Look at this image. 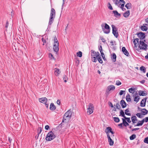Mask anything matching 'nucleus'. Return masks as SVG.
Here are the masks:
<instances>
[{
	"label": "nucleus",
	"mask_w": 148,
	"mask_h": 148,
	"mask_svg": "<svg viewBox=\"0 0 148 148\" xmlns=\"http://www.w3.org/2000/svg\"><path fill=\"white\" fill-rule=\"evenodd\" d=\"M132 121V124L136 123V121H137L136 117L135 116H133L131 117Z\"/></svg>",
	"instance_id": "obj_17"
},
{
	"label": "nucleus",
	"mask_w": 148,
	"mask_h": 148,
	"mask_svg": "<svg viewBox=\"0 0 148 148\" xmlns=\"http://www.w3.org/2000/svg\"><path fill=\"white\" fill-rule=\"evenodd\" d=\"M107 137L108 139V142L109 143V145L110 146H112L113 145L114 143L113 140L111 138L110 135L108 133H107Z\"/></svg>",
	"instance_id": "obj_8"
},
{
	"label": "nucleus",
	"mask_w": 148,
	"mask_h": 148,
	"mask_svg": "<svg viewBox=\"0 0 148 148\" xmlns=\"http://www.w3.org/2000/svg\"><path fill=\"white\" fill-rule=\"evenodd\" d=\"M63 79L64 80V82H67V80L68 79L67 77L65 75H64L63 76Z\"/></svg>",
	"instance_id": "obj_38"
},
{
	"label": "nucleus",
	"mask_w": 148,
	"mask_h": 148,
	"mask_svg": "<svg viewBox=\"0 0 148 148\" xmlns=\"http://www.w3.org/2000/svg\"><path fill=\"white\" fill-rule=\"evenodd\" d=\"M122 120L123 121V123L124 126L126 127L127 126L129 125V124L127 122L125 119L123 118H122Z\"/></svg>",
	"instance_id": "obj_20"
},
{
	"label": "nucleus",
	"mask_w": 148,
	"mask_h": 148,
	"mask_svg": "<svg viewBox=\"0 0 148 148\" xmlns=\"http://www.w3.org/2000/svg\"><path fill=\"white\" fill-rule=\"evenodd\" d=\"M113 13L114 14V16H120L121 14L119 13L117 11L114 10L113 11Z\"/></svg>",
	"instance_id": "obj_34"
},
{
	"label": "nucleus",
	"mask_w": 148,
	"mask_h": 148,
	"mask_svg": "<svg viewBox=\"0 0 148 148\" xmlns=\"http://www.w3.org/2000/svg\"><path fill=\"white\" fill-rule=\"evenodd\" d=\"M134 89L132 88H131L129 89V91L131 93H133L134 92H132V91H134Z\"/></svg>",
	"instance_id": "obj_49"
},
{
	"label": "nucleus",
	"mask_w": 148,
	"mask_h": 148,
	"mask_svg": "<svg viewBox=\"0 0 148 148\" xmlns=\"http://www.w3.org/2000/svg\"><path fill=\"white\" fill-rule=\"evenodd\" d=\"M145 122H147L148 121V117H146L145 119Z\"/></svg>",
	"instance_id": "obj_59"
},
{
	"label": "nucleus",
	"mask_w": 148,
	"mask_h": 148,
	"mask_svg": "<svg viewBox=\"0 0 148 148\" xmlns=\"http://www.w3.org/2000/svg\"><path fill=\"white\" fill-rule=\"evenodd\" d=\"M136 115L138 117H139V118H142L143 117V116H142L141 115V114L140 113H137L136 114Z\"/></svg>",
	"instance_id": "obj_47"
},
{
	"label": "nucleus",
	"mask_w": 148,
	"mask_h": 148,
	"mask_svg": "<svg viewBox=\"0 0 148 148\" xmlns=\"http://www.w3.org/2000/svg\"><path fill=\"white\" fill-rule=\"evenodd\" d=\"M138 94L140 96H145L147 95V92L145 91L140 90L138 91Z\"/></svg>",
	"instance_id": "obj_12"
},
{
	"label": "nucleus",
	"mask_w": 148,
	"mask_h": 148,
	"mask_svg": "<svg viewBox=\"0 0 148 148\" xmlns=\"http://www.w3.org/2000/svg\"><path fill=\"white\" fill-rule=\"evenodd\" d=\"M100 53H101L102 56V57H103V56L104 57V53L102 52V51H100Z\"/></svg>",
	"instance_id": "obj_62"
},
{
	"label": "nucleus",
	"mask_w": 148,
	"mask_h": 148,
	"mask_svg": "<svg viewBox=\"0 0 148 148\" xmlns=\"http://www.w3.org/2000/svg\"><path fill=\"white\" fill-rule=\"evenodd\" d=\"M143 110L141 111L142 113V114L144 115L147 114L148 113V110L145 108H143Z\"/></svg>",
	"instance_id": "obj_25"
},
{
	"label": "nucleus",
	"mask_w": 148,
	"mask_h": 148,
	"mask_svg": "<svg viewBox=\"0 0 148 148\" xmlns=\"http://www.w3.org/2000/svg\"><path fill=\"white\" fill-rule=\"evenodd\" d=\"M140 71H143L144 73H145L146 72V69L144 66H141L140 68Z\"/></svg>",
	"instance_id": "obj_32"
},
{
	"label": "nucleus",
	"mask_w": 148,
	"mask_h": 148,
	"mask_svg": "<svg viewBox=\"0 0 148 148\" xmlns=\"http://www.w3.org/2000/svg\"><path fill=\"white\" fill-rule=\"evenodd\" d=\"M124 91H124L121 90L120 92L119 93V95H122L123 94V93L124 92Z\"/></svg>",
	"instance_id": "obj_56"
},
{
	"label": "nucleus",
	"mask_w": 148,
	"mask_h": 148,
	"mask_svg": "<svg viewBox=\"0 0 148 148\" xmlns=\"http://www.w3.org/2000/svg\"><path fill=\"white\" fill-rule=\"evenodd\" d=\"M126 103L123 100H122L120 101V104L121 105L122 107L123 108H124L126 107Z\"/></svg>",
	"instance_id": "obj_16"
},
{
	"label": "nucleus",
	"mask_w": 148,
	"mask_h": 148,
	"mask_svg": "<svg viewBox=\"0 0 148 148\" xmlns=\"http://www.w3.org/2000/svg\"><path fill=\"white\" fill-rule=\"evenodd\" d=\"M130 15V12L129 10L127 11L123 14V16L125 17H127Z\"/></svg>",
	"instance_id": "obj_24"
},
{
	"label": "nucleus",
	"mask_w": 148,
	"mask_h": 148,
	"mask_svg": "<svg viewBox=\"0 0 148 148\" xmlns=\"http://www.w3.org/2000/svg\"><path fill=\"white\" fill-rule=\"evenodd\" d=\"M120 116H122L124 118L126 117L125 115V114L123 111L122 110H121L120 112Z\"/></svg>",
	"instance_id": "obj_28"
},
{
	"label": "nucleus",
	"mask_w": 148,
	"mask_h": 148,
	"mask_svg": "<svg viewBox=\"0 0 148 148\" xmlns=\"http://www.w3.org/2000/svg\"><path fill=\"white\" fill-rule=\"evenodd\" d=\"M125 119H126V120L127 121V122L128 123H130L131 122V121L130 120V118H128V117H125Z\"/></svg>",
	"instance_id": "obj_45"
},
{
	"label": "nucleus",
	"mask_w": 148,
	"mask_h": 148,
	"mask_svg": "<svg viewBox=\"0 0 148 148\" xmlns=\"http://www.w3.org/2000/svg\"><path fill=\"white\" fill-rule=\"evenodd\" d=\"M139 39L138 38H136L133 41V43L135 47H137L138 45L137 43H138Z\"/></svg>",
	"instance_id": "obj_23"
},
{
	"label": "nucleus",
	"mask_w": 148,
	"mask_h": 148,
	"mask_svg": "<svg viewBox=\"0 0 148 148\" xmlns=\"http://www.w3.org/2000/svg\"><path fill=\"white\" fill-rule=\"evenodd\" d=\"M77 56L79 57H81L82 56V53L81 51H79V52H77Z\"/></svg>",
	"instance_id": "obj_40"
},
{
	"label": "nucleus",
	"mask_w": 148,
	"mask_h": 148,
	"mask_svg": "<svg viewBox=\"0 0 148 148\" xmlns=\"http://www.w3.org/2000/svg\"><path fill=\"white\" fill-rule=\"evenodd\" d=\"M116 107L118 109H120L121 108V107L119 104V102L116 103Z\"/></svg>",
	"instance_id": "obj_46"
},
{
	"label": "nucleus",
	"mask_w": 148,
	"mask_h": 148,
	"mask_svg": "<svg viewBox=\"0 0 148 148\" xmlns=\"http://www.w3.org/2000/svg\"><path fill=\"white\" fill-rule=\"evenodd\" d=\"M116 54L114 53H113L112 55L111 58L113 62H115L116 61Z\"/></svg>",
	"instance_id": "obj_21"
},
{
	"label": "nucleus",
	"mask_w": 148,
	"mask_h": 148,
	"mask_svg": "<svg viewBox=\"0 0 148 148\" xmlns=\"http://www.w3.org/2000/svg\"><path fill=\"white\" fill-rule=\"evenodd\" d=\"M123 124V123H120L118 125L119 126H120V127L122 128L123 127V126H122Z\"/></svg>",
	"instance_id": "obj_63"
},
{
	"label": "nucleus",
	"mask_w": 148,
	"mask_h": 148,
	"mask_svg": "<svg viewBox=\"0 0 148 148\" xmlns=\"http://www.w3.org/2000/svg\"><path fill=\"white\" fill-rule=\"evenodd\" d=\"M136 137V135L135 134H132L131 136L130 137V140H133Z\"/></svg>",
	"instance_id": "obj_39"
},
{
	"label": "nucleus",
	"mask_w": 148,
	"mask_h": 148,
	"mask_svg": "<svg viewBox=\"0 0 148 148\" xmlns=\"http://www.w3.org/2000/svg\"><path fill=\"white\" fill-rule=\"evenodd\" d=\"M92 61L94 62H96L97 61V60L96 59V58H97V57H92Z\"/></svg>",
	"instance_id": "obj_51"
},
{
	"label": "nucleus",
	"mask_w": 148,
	"mask_h": 148,
	"mask_svg": "<svg viewBox=\"0 0 148 148\" xmlns=\"http://www.w3.org/2000/svg\"><path fill=\"white\" fill-rule=\"evenodd\" d=\"M132 5L131 3H127L125 5V7L127 9H130L131 8Z\"/></svg>",
	"instance_id": "obj_30"
},
{
	"label": "nucleus",
	"mask_w": 148,
	"mask_h": 148,
	"mask_svg": "<svg viewBox=\"0 0 148 148\" xmlns=\"http://www.w3.org/2000/svg\"><path fill=\"white\" fill-rule=\"evenodd\" d=\"M8 25H9L8 22V21H7L6 22V25H5L6 28H7L8 27Z\"/></svg>",
	"instance_id": "obj_61"
},
{
	"label": "nucleus",
	"mask_w": 148,
	"mask_h": 148,
	"mask_svg": "<svg viewBox=\"0 0 148 148\" xmlns=\"http://www.w3.org/2000/svg\"><path fill=\"white\" fill-rule=\"evenodd\" d=\"M140 99V98L139 96H135L134 98V101L137 103L139 101Z\"/></svg>",
	"instance_id": "obj_31"
},
{
	"label": "nucleus",
	"mask_w": 148,
	"mask_h": 148,
	"mask_svg": "<svg viewBox=\"0 0 148 148\" xmlns=\"http://www.w3.org/2000/svg\"><path fill=\"white\" fill-rule=\"evenodd\" d=\"M113 1L116 5H118V4H119V5H121V3H120V1L118 0H113Z\"/></svg>",
	"instance_id": "obj_36"
},
{
	"label": "nucleus",
	"mask_w": 148,
	"mask_h": 148,
	"mask_svg": "<svg viewBox=\"0 0 148 148\" xmlns=\"http://www.w3.org/2000/svg\"><path fill=\"white\" fill-rule=\"evenodd\" d=\"M125 114L126 115L128 116H130L131 115V114L130 113H128V112H129V110L128 108L125 110Z\"/></svg>",
	"instance_id": "obj_35"
},
{
	"label": "nucleus",
	"mask_w": 148,
	"mask_h": 148,
	"mask_svg": "<svg viewBox=\"0 0 148 148\" xmlns=\"http://www.w3.org/2000/svg\"><path fill=\"white\" fill-rule=\"evenodd\" d=\"M91 55L92 56V58L95 57H98L99 56V55H100V54L98 52H97L98 54L97 55V53L93 50H91Z\"/></svg>",
	"instance_id": "obj_9"
},
{
	"label": "nucleus",
	"mask_w": 148,
	"mask_h": 148,
	"mask_svg": "<svg viewBox=\"0 0 148 148\" xmlns=\"http://www.w3.org/2000/svg\"><path fill=\"white\" fill-rule=\"evenodd\" d=\"M122 51L123 53L126 56H128L129 54L125 47H123L122 49Z\"/></svg>",
	"instance_id": "obj_13"
},
{
	"label": "nucleus",
	"mask_w": 148,
	"mask_h": 148,
	"mask_svg": "<svg viewBox=\"0 0 148 148\" xmlns=\"http://www.w3.org/2000/svg\"><path fill=\"white\" fill-rule=\"evenodd\" d=\"M140 45L139 46L140 49H143L145 50L147 49V45L143 41H139Z\"/></svg>",
	"instance_id": "obj_5"
},
{
	"label": "nucleus",
	"mask_w": 148,
	"mask_h": 148,
	"mask_svg": "<svg viewBox=\"0 0 148 148\" xmlns=\"http://www.w3.org/2000/svg\"><path fill=\"white\" fill-rule=\"evenodd\" d=\"M147 98H145L142 99L140 102V106L141 107H144L146 105V103L147 101Z\"/></svg>",
	"instance_id": "obj_11"
},
{
	"label": "nucleus",
	"mask_w": 148,
	"mask_h": 148,
	"mask_svg": "<svg viewBox=\"0 0 148 148\" xmlns=\"http://www.w3.org/2000/svg\"><path fill=\"white\" fill-rule=\"evenodd\" d=\"M39 100V101L41 103H43L44 102L46 103L47 101V99L46 97H43L40 98Z\"/></svg>",
	"instance_id": "obj_22"
},
{
	"label": "nucleus",
	"mask_w": 148,
	"mask_h": 148,
	"mask_svg": "<svg viewBox=\"0 0 148 148\" xmlns=\"http://www.w3.org/2000/svg\"><path fill=\"white\" fill-rule=\"evenodd\" d=\"M141 29L143 31H146L147 29V27L145 26H142L141 27Z\"/></svg>",
	"instance_id": "obj_29"
},
{
	"label": "nucleus",
	"mask_w": 148,
	"mask_h": 148,
	"mask_svg": "<svg viewBox=\"0 0 148 148\" xmlns=\"http://www.w3.org/2000/svg\"><path fill=\"white\" fill-rule=\"evenodd\" d=\"M106 129L108 130L107 132H106V134L107 133H108L109 132H111L112 134H113L114 133V132L112 131L110 127H108L106 128Z\"/></svg>",
	"instance_id": "obj_18"
},
{
	"label": "nucleus",
	"mask_w": 148,
	"mask_h": 148,
	"mask_svg": "<svg viewBox=\"0 0 148 148\" xmlns=\"http://www.w3.org/2000/svg\"><path fill=\"white\" fill-rule=\"evenodd\" d=\"M115 87L112 85H110L108 87V90L109 91H110L112 90H114L115 89Z\"/></svg>",
	"instance_id": "obj_26"
},
{
	"label": "nucleus",
	"mask_w": 148,
	"mask_h": 148,
	"mask_svg": "<svg viewBox=\"0 0 148 148\" xmlns=\"http://www.w3.org/2000/svg\"><path fill=\"white\" fill-rule=\"evenodd\" d=\"M101 39L102 40V42H105L106 40H105V39L104 38L102 37L101 38Z\"/></svg>",
	"instance_id": "obj_54"
},
{
	"label": "nucleus",
	"mask_w": 148,
	"mask_h": 148,
	"mask_svg": "<svg viewBox=\"0 0 148 148\" xmlns=\"http://www.w3.org/2000/svg\"><path fill=\"white\" fill-rule=\"evenodd\" d=\"M55 73H57V76H58L60 73V71L58 69H55Z\"/></svg>",
	"instance_id": "obj_33"
},
{
	"label": "nucleus",
	"mask_w": 148,
	"mask_h": 148,
	"mask_svg": "<svg viewBox=\"0 0 148 148\" xmlns=\"http://www.w3.org/2000/svg\"><path fill=\"white\" fill-rule=\"evenodd\" d=\"M139 129V128H134V129H133L132 130V131H136V130H138Z\"/></svg>",
	"instance_id": "obj_60"
},
{
	"label": "nucleus",
	"mask_w": 148,
	"mask_h": 148,
	"mask_svg": "<svg viewBox=\"0 0 148 148\" xmlns=\"http://www.w3.org/2000/svg\"><path fill=\"white\" fill-rule=\"evenodd\" d=\"M53 50L54 51L57 52L59 51V45L56 44V45H53Z\"/></svg>",
	"instance_id": "obj_15"
},
{
	"label": "nucleus",
	"mask_w": 148,
	"mask_h": 148,
	"mask_svg": "<svg viewBox=\"0 0 148 148\" xmlns=\"http://www.w3.org/2000/svg\"><path fill=\"white\" fill-rule=\"evenodd\" d=\"M42 41L43 42V45H44V43H46V40H45V39H44L43 38H42Z\"/></svg>",
	"instance_id": "obj_58"
},
{
	"label": "nucleus",
	"mask_w": 148,
	"mask_h": 148,
	"mask_svg": "<svg viewBox=\"0 0 148 148\" xmlns=\"http://www.w3.org/2000/svg\"><path fill=\"white\" fill-rule=\"evenodd\" d=\"M114 121L116 123H118L120 121V119L118 117H113Z\"/></svg>",
	"instance_id": "obj_37"
},
{
	"label": "nucleus",
	"mask_w": 148,
	"mask_h": 148,
	"mask_svg": "<svg viewBox=\"0 0 148 148\" xmlns=\"http://www.w3.org/2000/svg\"><path fill=\"white\" fill-rule=\"evenodd\" d=\"M94 106L91 103L89 104L88 108V111L87 113L89 115L90 114L93 112Z\"/></svg>",
	"instance_id": "obj_6"
},
{
	"label": "nucleus",
	"mask_w": 148,
	"mask_h": 148,
	"mask_svg": "<svg viewBox=\"0 0 148 148\" xmlns=\"http://www.w3.org/2000/svg\"><path fill=\"white\" fill-rule=\"evenodd\" d=\"M72 114V112L71 111L69 110L68 111L64 114L63 117V122H68L70 119Z\"/></svg>",
	"instance_id": "obj_1"
},
{
	"label": "nucleus",
	"mask_w": 148,
	"mask_h": 148,
	"mask_svg": "<svg viewBox=\"0 0 148 148\" xmlns=\"http://www.w3.org/2000/svg\"><path fill=\"white\" fill-rule=\"evenodd\" d=\"M111 27L112 28V33L114 36L116 38L118 36V33L117 32L116 27L113 25H112Z\"/></svg>",
	"instance_id": "obj_7"
},
{
	"label": "nucleus",
	"mask_w": 148,
	"mask_h": 148,
	"mask_svg": "<svg viewBox=\"0 0 148 148\" xmlns=\"http://www.w3.org/2000/svg\"><path fill=\"white\" fill-rule=\"evenodd\" d=\"M145 122V119H143L141 121H139L136 125H134V126H139L142 125Z\"/></svg>",
	"instance_id": "obj_14"
},
{
	"label": "nucleus",
	"mask_w": 148,
	"mask_h": 148,
	"mask_svg": "<svg viewBox=\"0 0 148 148\" xmlns=\"http://www.w3.org/2000/svg\"><path fill=\"white\" fill-rule=\"evenodd\" d=\"M108 8L110 10H112L113 9V8L110 3H108Z\"/></svg>",
	"instance_id": "obj_44"
},
{
	"label": "nucleus",
	"mask_w": 148,
	"mask_h": 148,
	"mask_svg": "<svg viewBox=\"0 0 148 148\" xmlns=\"http://www.w3.org/2000/svg\"><path fill=\"white\" fill-rule=\"evenodd\" d=\"M97 59H98V61L100 63L102 64L103 63L102 60L100 56H99L97 57Z\"/></svg>",
	"instance_id": "obj_43"
},
{
	"label": "nucleus",
	"mask_w": 148,
	"mask_h": 148,
	"mask_svg": "<svg viewBox=\"0 0 148 148\" xmlns=\"http://www.w3.org/2000/svg\"><path fill=\"white\" fill-rule=\"evenodd\" d=\"M138 37H139L140 39H143L145 38V34L142 32H140L138 33L137 34Z\"/></svg>",
	"instance_id": "obj_10"
},
{
	"label": "nucleus",
	"mask_w": 148,
	"mask_h": 148,
	"mask_svg": "<svg viewBox=\"0 0 148 148\" xmlns=\"http://www.w3.org/2000/svg\"><path fill=\"white\" fill-rule=\"evenodd\" d=\"M121 84V82L119 80L117 81L116 82V84L117 86H119Z\"/></svg>",
	"instance_id": "obj_50"
},
{
	"label": "nucleus",
	"mask_w": 148,
	"mask_h": 148,
	"mask_svg": "<svg viewBox=\"0 0 148 148\" xmlns=\"http://www.w3.org/2000/svg\"><path fill=\"white\" fill-rule=\"evenodd\" d=\"M54 45H56L57 44L59 45V43L56 37L55 36L54 38Z\"/></svg>",
	"instance_id": "obj_41"
},
{
	"label": "nucleus",
	"mask_w": 148,
	"mask_h": 148,
	"mask_svg": "<svg viewBox=\"0 0 148 148\" xmlns=\"http://www.w3.org/2000/svg\"><path fill=\"white\" fill-rule=\"evenodd\" d=\"M144 142L148 144V137H146L145 138Z\"/></svg>",
	"instance_id": "obj_48"
},
{
	"label": "nucleus",
	"mask_w": 148,
	"mask_h": 148,
	"mask_svg": "<svg viewBox=\"0 0 148 148\" xmlns=\"http://www.w3.org/2000/svg\"><path fill=\"white\" fill-rule=\"evenodd\" d=\"M145 82V81L144 80H143L140 82L142 84H144Z\"/></svg>",
	"instance_id": "obj_64"
},
{
	"label": "nucleus",
	"mask_w": 148,
	"mask_h": 148,
	"mask_svg": "<svg viewBox=\"0 0 148 148\" xmlns=\"http://www.w3.org/2000/svg\"><path fill=\"white\" fill-rule=\"evenodd\" d=\"M55 138V136L53 132L52 131L49 132L47 134L45 138L46 140L47 141H51Z\"/></svg>",
	"instance_id": "obj_4"
},
{
	"label": "nucleus",
	"mask_w": 148,
	"mask_h": 148,
	"mask_svg": "<svg viewBox=\"0 0 148 148\" xmlns=\"http://www.w3.org/2000/svg\"><path fill=\"white\" fill-rule=\"evenodd\" d=\"M49 57L51 59H53L54 58L53 55L51 53H49Z\"/></svg>",
	"instance_id": "obj_52"
},
{
	"label": "nucleus",
	"mask_w": 148,
	"mask_h": 148,
	"mask_svg": "<svg viewBox=\"0 0 148 148\" xmlns=\"http://www.w3.org/2000/svg\"><path fill=\"white\" fill-rule=\"evenodd\" d=\"M55 14L56 12L54 9L53 8H51L50 13V18L49 23V25H50L53 23L54 20V18L55 17Z\"/></svg>",
	"instance_id": "obj_3"
},
{
	"label": "nucleus",
	"mask_w": 148,
	"mask_h": 148,
	"mask_svg": "<svg viewBox=\"0 0 148 148\" xmlns=\"http://www.w3.org/2000/svg\"><path fill=\"white\" fill-rule=\"evenodd\" d=\"M126 101L127 102H130L131 101V99L130 98V95L128 94L126 97Z\"/></svg>",
	"instance_id": "obj_27"
},
{
	"label": "nucleus",
	"mask_w": 148,
	"mask_h": 148,
	"mask_svg": "<svg viewBox=\"0 0 148 148\" xmlns=\"http://www.w3.org/2000/svg\"><path fill=\"white\" fill-rule=\"evenodd\" d=\"M101 27L104 33L108 34L110 33V28L107 23H102L101 25Z\"/></svg>",
	"instance_id": "obj_2"
},
{
	"label": "nucleus",
	"mask_w": 148,
	"mask_h": 148,
	"mask_svg": "<svg viewBox=\"0 0 148 148\" xmlns=\"http://www.w3.org/2000/svg\"><path fill=\"white\" fill-rule=\"evenodd\" d=\"M50 109L51 110H54L56 109V107L53 103H51L50 105Z\"/></svg>",
	"instance_id": "obj_19"
},
{
	"label": "nucleus",
	"mask_w": 148,
	"mask_h": 148,
	"mask_svg": "<svg viewBox=\"0 0 148 148\" xmlns=\"http://www.w3.org/2000/svg\"><path fill=\"white\" fill-rule=\"evenodd\" d=\"M42 132V128L41 127H39L38 130V137L39 136V134L41 132Z\"/></svg>",
	"instance_id": "obj_42"
},
{
	"label": "nucleus",
	"mask_w": 148,
	"mask_h": 148,
	"mask_svg": "<svg viewBox=\"0 0 148 148\" xmlns=\"http://www.w3.org/2000/svg\"><path fill=\"white\" fill-rule=\"evenodd\" d=\"M49 128V127L48 125H46L45 126V129L46 130H48Z\"/></svg>",
	"instance_id": "obj_57"
},
{
	"label": "nucleus",
	"mask_w": 148,
	"mask_h": 148,
	"mask_svg": "<svg viewBox=\"0 0 148 148\" xmlns=\"http://www.w3.org/2000/svg\"><path fill=\"white\" fill-rule=\"evenodd\" d=\"M57 103L58 105H60V103H61V101H60V100H58H58L57 101Z\"/></svg>",
	"instance_id": "obj_55"
},
{
	"label": "nucleus",
	"mask_w": 148,
	"mask_h": 148,
	"mask_svg": "<svg viewBox=\"0 0 148 148\" xmlns=\"http://www.w3.org/2000/svg\"><path fill=\"white\" fill-rule=\"evenodd\" d=\"M109 91H109V90L108 89L106 90V92L105 93V95L107 96H108L109 94Z\"/></svg>",
	"instance_id": "obj_53"
}]
</instances>
